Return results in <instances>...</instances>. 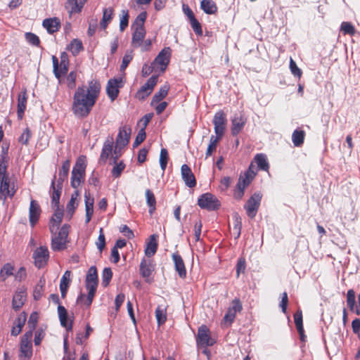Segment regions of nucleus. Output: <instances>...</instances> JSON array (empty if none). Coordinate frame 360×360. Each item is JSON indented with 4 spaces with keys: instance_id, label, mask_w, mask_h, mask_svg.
Masks as SVG:
<instances>
[{
    "instance_id": "f257e3e1",
    "label": "nucleus",
    "mask_w": 360,
    "mask_h": 360,
    "mask_svg": "<svg viewBox=\"0 0 360 360\" xmlns=\"http://www.w3.org/2000/svg\"><path fill=\"white\" fill-rule=\"evenodd\" d=\"M101 90V84L96 80L89 82L86 89L84 86H79L73 96L72 110L77 117H86L95 105Z\"/></svg>"
},
{
    "instance_id": "f03ea898",
    "label": "nucleus",
    "mask_w": 360,
    "mask_h": 360,
    "mask_svg": "<svg viewBox=\"0 0 360 360\" xmlns=\"http://www.w3.org/2000/svg\"><path fill=\"white\" fill-rule=\"evenodd\" d=\"M86 167L85 158L79 157L71 174V186L72 188H78L84 181Z\"/></svg>"
},
{
    "instance_id": "7ed1b4c3",
    "label": "nucleus",
    "mask_w": 360,
    "mask_h": 360,
    "mask_svg": "<svg viewBox=\"0 0 360 360\" xmlns=\"http://www.w3.org/2000/svg\"><path fill=\"white\" fill-rule=\"evenodd\" d=\"M70 226L64 224L57 236L52 238L51 240V248L54 251H61L66 248V243L68 242V237L69 234Z\"/></svg>"
},
{
    "instance_id": "20e7f679",
    "label": "nucleus",
    "mask_w": 360,
    "mask_h": 360,
    "mask_svg": "<svg viewBox=\"0 0 360 360\" xmlns=\"http://www.w3.org/2000/svg\"><path fill=\"white\" fill-rule=\"evenodd\" d=\"M131 133L130 127L124 125L120 128L115 141L114 155L120 153V150L125 147L129 142Z\"/></svg>"
},
{
    "instance_id": "39448f33",
    "label": "nucleus",
    "mask_w": 360,
    "mask_h": 360,
    "mask_svg": "<svg viewBox=\"0 0 360 360\" xmlns=\"http://www.w3.org/2000/svg\"><path fill=\"white\" fill-rule=\"evenodd\" d=\"M198 205L200 208L209 211L216 210L220 207V202L217 198L210 193L201 195L198 198Z\"/></svg>"
},
{
    "instance_id": "423d86ee",
    "label": "nucleus",
    "mask_w": 360,
    "mask_h": 360,
    "mask_svg": "<svg viewBox=\"0 0 360 360\" xmlns=\"http://www.w3.org/2000/svg\"><path fill=\"white\" fill-rule=\"evenodd\" d=\"M32 332H26L22 337L20 347V358L28 360L32 355Z\"/></svg>"
},
{
    "instance_id": "0eeeda50",
    "label": "nucleus",
    "mask_w": 360,
    "mask_h": 360,
    "mask_svg": "<svg viewBox=\"0 0 360 360\" xmlns=\"http://www.w3.org/2000/svg\"><path fill=\"white\" fill-rule=\"evenodd\" d=\"M262 197V195L260 193H255L244 205L246 213L250 218L253 219L256 216L261 203Z\"/></svg>"
},
{
    "instance_id": "6e6552de",
    "label": "nucleus",
    "mask_w": 360,
    "mask_h": 360,
    "mask_svg": "<svg viewBox=\"0 0 360 360\" xmlns=\"http://www.w3.org/2000/svg\"><path fill=\"white\" fill-rule=\"evenodd\" d=\"M171 53L172 50L169 47L164 48L153 60V66L161 72H164L169 63Z\"/></svg>"
},
{
    "instance_id": "1a4fd4ad",
    "label": "nucleus",
    "mask_w": 360,
    "mask_h": 360,
    "mask_svg": "<svg viewBox=\"0 0 360 360\" xmlns=\"http://www.w3.org/2000/svg\"><path fill=\"white\" fill-rule=\"evenodd\" d=\"M196 342L198 346L202 347L212 346L214 344L215 342L211 338L210 330L206 326L202 325L199 327L196 337Z\"/></svg>"
},
{
    "instance_id": "9d476101",
    "label": "nucleus",
    "mask_w": 360,
    "mask_h": 360,
    "mask_svg": "<svg viewBox=\"0 0 360 360\" xmlns=\"http://www.w3.org/2000/svg\"><path fill=\"white\" fill-rule=\"evenodd\" d=\"M212 122L214 126V132L216 134L215 136L221 139L224 135L226 124V118L224 112L221 110L217 112L214 116Z\"/></svg>"
},
{
    "instance_id": "9b49d317",
    "label": "nucleus",
    "mask_w": 360,
    "mask_h": 360,
    "mask_svg": "<svg viewBox=\"0 0 360 360\" xmlns=\"http://www.w3.org/2000/svg\"><path fill=\"white\" fill-rule=\"evenodd\" d=\"M243 309L242 303L239 299L236 298L232 301L231 306L228 308L224 317L226 323L231 325L235 320L236 314L240 312Z\"/></svg>"
},
{
    "instance_id": "f8f14e48",
    "label": "nucleus",
    "mask_w": 360,
    "mask_h": 360,
    "mask_svg": "<svg viewBox=\"0 0 360 360\" xmlns=\"http://www.w3.org/2000/svg\"><path fill=\"white\" fill-rule=\"evenodd\" d=\"M158 82V76L153 75L150 77L146 84L137 91L136 97L139 100H143L148 96Z\"/></svg>"
},
{
    "instance_id": "ddd939ff",
    "label": "nucleus",
    "mask_w": 360,
    "mask_h": 360,
    "mask_svg": "<svg viewBox=\"0 0 360 360\" xmlns=\"http://www.w3.org/2000/svg\"><path fill=\"white\" fill-rule=\"evenodd\" d=\"M122 86V78L110 79L107 84L106 92L111 101L117 98L120 89Z\"/></svg>"
},
{
    "instance_id": "4468645a",
    "label": "nucleus",
    "mask_w": 360,
    "mask_h": 360,
    "mask_svg": "<svg viewBox=\"0 0 360 360\" xmlns=\"http://www.w3.org/2000/svg\"><path fill=\"white\" fill-rule=\"evenodd\" d=\"M49 257V251L47 248L40 246L37 248L33 253V258L34 259L35 265L38 268H41L46 264Z\"/></svg>"
},
{
    "instance_id": "2eb2a0df",
    "label": "nucleus",
    "mask_w": 360,
    "mask_h": 360,
    "mask_svg": "<svg viewBox=\"0 0 360 360\" xmlns=\"http://www.w3.org/2000/svg\"><path fill=\"white\" fill-rule=\"evenodd\" d=\"M246 118L241 114H236L231 119V134L238 135L244 128L246 124Z\"/></svg>"
},
{
    "instance_id": "dca6fc26",
    "label": "nucleus",
    "mask_w": 360,
    "mask_h": 360,
    "mask_svg": "<svg viewBox=\"0 0 360 360\" xmlns=\"http://www.w3.org/2000/svg\"><path fill=\"white\" fill-rule=\"evenodd\" d=\"M181 174L185 184L189 188H193L196 185V180L191 168L186 164L181 168Z\"/></svg>"
},
{
    "instance_id": "f3484780",
    "label": "nucleus",
    "mask_w": 360,
    "mask_h": 360,
    "mask_svg": "<svg viewBox=\"0 0 360 360\" xmlns=\"http://www.w3.org/2000/svg\"><path fill=\"white\" fill-rule=\"evenodd\" d=\"M41 214V208L39 203L32 200L29 208V220L30 225L33 227L39 220Z\"/></svg>"
},
{
    "instance_id": "a211bd4d",
    "label": "nucleus",
    "mask_w": 360,
    "mask_h": 360,
    "mask_svg": "<svg viewBox=\"0 0 360 360\" xmlns=\"http://www.w3.org/2000/svg\"><path fill=\"white\" fill-rule=\"evenodd\" d=\"M153 271L154 267L151 261L143 258L140 263L139 271L141 276L146 279V282H150V276Z\"/></svg>"
},
{
    "instance_id": "6ab92c4d",
    "label": "nucleus",
    "mask_w": 360,
    "mask_h": 360,
    "mask_svg": "<svg viewBox=\"0 0 360 360\" xmlns=\"http://www.w3.org/2000/svg\"><path fill=\"white\" fill-rule=\"evenodd\" d=\"M0 193L4 197V200L7 197L12 198L15 193V190L13 186H10V179L8 176L0 178Z\"/></svg>"
},
{
    "instance_id": "aec40b11",
    "label": "nucleus",
    "mask_w": 360,
    "mask_h": 360,
    "mask_svg": "<svg viewBox=\"0 0 360 360\" xmlns=\"http://www.w3.org/2000/svg\"><path fill=\"white\" fill-rule=\"evenodd\" d=\"M26 300L25 289H18L14 294L12 301L13 308L17 311L19 310L25 303Z\"/></svg>"
},
{
    "instance_id": "412c9836",
    "label": "nucleus",
    "mask_w": 360,
    "mask_h": 360,
    "mask_svg": "<svg viewBox=\"0 0 360 360\" xmlns=\"http://www.w3.org/2000/svg\"><path fill=\"white\" fill-rule=\"evenodd\" d=\"M172 260L174 264L175 270L178 273L179 277L184 278L186 276V270L182 257L178 253L172 255Z\"/></svg>"
},
{
    "instance_id": "4be33fe9",
    "label": "nucleus",
    "mask_w": 360,
    "mask_h": 360,
    "mask_svg": "<svg viewBox=\"0 0 360 360\" xmlns=\"http://www.w3.org/2000/svg\"><path fill=\"white\" fill-rule=\"evenodd\" d=\"M146 36V30L144 27H135L132 34L131 44L134 48L141 46L142 41Z\"/></svg>"
},
{
    "instance_id": "5701e85b",
    "label": "nucleus",
    "mask_w": 360,
    "mask_h": 360,
    "mask_svg": "<svg viewBox=\"0 0 360 360\" xmlns=\"http://www.w3.org/2000/svg\"><path fill=\"white\" fill-rule=\"evenodd\" d=\"M63 210L60 209L59 207H56V210H55V212L51 219L49 225L50 231L52 233L58 229L59 225L63 219Z\"/></svg>"
},
{
    "instance_id": "b1692460",
    "label": "nucleus",
    "mask_w": 360,
    "mask_h": 360,
    "mask_svg": "<svg viewBox=\"0 0 360 360\" xmlns=\"http://www.w3.org/2000/svg\"><path fill=\"white\" fill-rule=\"evenodd\" d=\"M58 314L60 325L65 328L67 331H71L72 330V321H71L69 323H68V311L66 309L59 304L58 306Z\"/></svg>"
},
{
    "instance_id": "393cba45",
    "label": "nucleus",
    "mask_w": 360,
    "mask_h": 360,
    "mask_svg": "<svg viewBox=\"0 0 360 360\" xmlns=\"http://www.w3.org/2000/svg\"><path fill=\"white\" fill-rule=\"evenodd\" d=\"M27 91L25 89L22 92H21L18 95V117L19 120H22V117L24 115L25 110L26 109V105H27Z\"/></svg>"
},
{
    "instance_id": "a878e982",
    "label": "nucleus",
    "mask_w": 360,
    "mask_h": 360,
    "mask_svg": "<svg viewBox=\"0 0 360 360\" xmlns=\"http://www.w3.org/2000/svg\"><path fill=\"white\" fill-rule=\"evenodd\" d=\"M86 288L88 290L87 297H86L85 295H84V294H80V295L77 297V302L78 303H81L85 299L84 304L87 307H89L92 303L93 298L94 297L97 286L88 285V286H86Z\"/></svg>"
},
{
    "instance_id": "bb28decb",
    "label": "nucleus",
    "mask_w": 360,
    "mask_h": 360,
    "mask_svg": "<svg viewBox=\"0 0 360 360\" xmlns=\"http://www.w3.org/2000/svg\"><path fill=\"white\" fill-rule=\"evenodd\" d=\"M70 167V162L65 160L63 162L61 168L58 172V179L57 180L58 187L63 186V183L68 179Z\"/></svg>"
},
{
    "instance_id": "cd10ccee",
    "label": "nucleus",
    "mask_w": 360,
    "mask_h": 360,
    "mask_svg": "<svg viewBox=\"0 0 360 360\" xmlns=\"http://www.w3.org/2000/svg\"><path fill=\"white\" fill-rule=\"evenodd\" d=\"M42 25L50 34L57 32L60 28V22L56 18L45 19Z\"/></svg>"
},
{
    "instance_id": "c85d7f7f",
    "label": "nucleus",
    "mask_w": 360,
    "mask_h": 360,
    "mask_svg": "<svg viewBox=\"0 0 360 360\" xmlns=\"http://www.w3.org/2000/svg\"><path fill=\"white\" fill-rule=\"evenodd\" d=\"M254 162L257 164L259 169L266 172L269 170V164L268 162L267 156L265 154H257L254 158Z\"/></svg>"
},
{
    "instance_id": "c756f323",
    "label": "nucleus",
    "mask_w": 360,
    "mask_h": 360,
    "mask_svg": "<svg viewBox=\"0 0 360 360\" xmlns=\"http://www.w3.org/2000/svg\"><path fill=\"white\" fill-rule=\"evenodd\" d=\"M85 0H68L65 4V8L72 14L81 11L83 4Z\"/></svg>"
},
{
    "instance_id": "7c9ffc66",
    "label": "nucleus",
    "mask_w": 360,
    "mask_h": 360,
    "mask_svg": "<svg viewBox=\"0 0 360 360\" xmlns=\"http://www.w3.org/2000/svg\"><path fill=\"white\" fill-rule=\"evenodd\" d=\"M88 285H98V275L96 266H91L87 272L86 276V286Z\"/></svg>"
},
{
    "instance_id": "2f4dec72",
    "label": "nucleus",
    "mask_w": 360,
    "mask_h": 360,
    "mask_svg": "<svg viewBox=\"0 0 360 360\" xmlns=\"http://www.w3.org/2000/svg\"><path fill=\"white\" fill-rule=\"evenodd\" d=\"M62 186H59V187H58V186H57L56 187L54 179L51 182V189H52L51 205L53 207H58Z\"/></svg>"
},
{
    "instance_id": "473e14b6",
    "label": "nucleus",
    "mask_w": 360,
    "mask_h": 360,
    "mask_svg": "<svg viewBox=\"0 0 360 360\" xmlns=\"http://www.w3.org/2000/svg\"><path fill=\"white\" fill-rule=\"evenodd\" d=\"M169 87L167 84H165L160 87L159 91L155 94L151 101V105H154L156 103H160L163 98H165L167 94Z\"/></svg>"
},
{
    "instance_id": "72a5a7b5",
    "label": "nucleus",
    "mask_w": 360,
    "mask_h": 360,
    "mask_svg": "<svg viewBox=\"0 0 360 360\" xmlns=\"http://www.w3.org/2000/svg\"><path fill=\"white\" fill-rule=\"evenodd\" d=\"M113 147V140L112 138L110 139H107L103 146L102 152L101 154V160L103 161H106L109 156L112 154Z\"/></svg>"
},
{
    "instance_id": "f704fd0d",
    "label": "nucleus",
    "mask_w": 360,
    "mask_h": 360,
    "mask_svg": "<svg viewBox=\"0 0 360 360\" xmlns=\"http://www.w3.org/2000/svg\"><path fill=\"white\" fill-rule=\"evenodd\" d=\"M200 7L207 14H214L217 11V5L213 0H202Z\"/></svg>"
},
{
    "instance_id": "c9c22d12",
    "label": "nucleus",
    "mask_w": 360,
    "mask_h": 360,
    "mask_svg": "<svg viewBox=\"0 0 360 360\" xmlns=\"http://www.w3.org/2000/svg\"><path fill=\"white\" fill-rule=\"evenodd\" d=\"M113 16V8L111 7L105 8L103 11V18L100 22L101 28L105 29L110 22Z\"/></svg>"
},
{
    "instance_id": "e433bc0d",
    "label": "nucleus",
    "mask_w": 360,
    "mask_h": 360,
    "mask_svg": "<svg viewBox=\"0 0 360 360\" xmlns=\"http://www.w3.org/2000/svg\"><path fill=\"white\" fill-rule=\"evenodd\" d=\"M158 249V243L156 242V236L152 235L150 236V240L148 243L146 248L145 249V254L148 257L153 256Z\"/></svg>"
},
{
    "instance_id": "4c0bfd02",
    "label": "nucleus",
    "mask_w": 360,
    "mask_h": 360,
    "mask_svg": "<svg viewBox=\"0 0 360 360\" xmlns=\"http://www.w3.org/2000/svg\"><path fill=\"white\" fill-rule=\"evenodd\" d=\"M120 155V153H117V155H115L114 157V164L115 165L113 167L112 169V175L115 178H118L125 168V165L122 161L120 162L119 163L116 162L117 159Z\"/></svg>"
},
{
    "instance_id": "58836bf2",
    "label": "nucleus",
    "mask_w": 360,
    "mask_h": 360,
    "mask_svg": "<svg viewBox=\"0 0 360 360\" xmlns=\"http://www.w3.org/2000/svg\"><path fill=\"white\" fill-rule=\"evenodd\" d=\"M7 150L2 148V154L0 156V178L8 176L6 172L7 170Z\"/></svg>"
},
{
    "instance_id": "ea45409f",
    "label": "nucleus",
    "mask_w": 360,
    "mask_h": 360,
    "mask_svg": "<svg viewBox=\"0 0 360 360\" xmlns=\"http://www.w3.org/2000/svg\"><path fill=\"white\" fill-rule=\"evenodd\" d=\"M83 49L82 42L78 39H73L68 46V50H69L73 56L78 55Z\"/></svg>"
},
{
    "instance_id": "a19ab883",
    "label": "nucleus",
    "mask_w": 360,
    "mask_h": 360,
    "mask_svg": "<svg viewBox=\"0 0 360 360\" xmlns=\"http://www.w3.org/2000/svg\"><path fill=\"white\" fill-rule=\"evenodd\" d=\"M44 285L45 279L41 278L34 289L33 297L35 300H39L42 297L44 291Z\"/></svg>"
},
{
    "instance_id": "79ce46f5",
    "label": "nucleus",
    "mask_w": 360,
    "mask_h": 360,
    "mask_svg": "<svg viewBox=\"0 0 360 360\" xmlns=\"http://www.w3.org/2000/svg\"><path fill=\"white\" fill-rule=\"evenodd\" d=\"M146 203L149 207L150 214H153L155 210L156 200L153 193L150 190L146 191Z\"/></svg>"
},
{
    "instance_id": "37998d69",
    "label": "nucleus",
    "mask_w": 360,
    "mask_h": 360,
    "mask_svg": "<svg viewBox=\"0 0 360 360\" xmlns=\"http://www.w3.org/2000/svg\"><path fill=\"white\" fill-rule=\"evenodd\" d=\"M304 139V132L302 130H295L292 134V141L295 146H300Z\"/></svg>"
},
{
    "instance_id": "c03bdc74",
    "label": "nucleus",
    "mask_w": 360,
    "mask_h": 360,
    "mask_svg": "<svg viewBox=\"0 0 360 360\" xmlns=\"http://www.w3.org/2000/svg\"><path fill=\"white\" fill-rule=\"evenodd\" d=\"M155 317L159 326L163 324L167 320L166 308L158 306L155 309Z\"/></svg>"
},
{
    "instance_id": "a18cd8bd",
    "label": "nucleus",
    "mask_w": 360,
    "mask_h": 360,
    "mask_svg": "<svg viewBox=\"0 0 360 360\" xmlns=\"http://www.w3.org/2000/svg\"><path fill=\"white\" fill-rule=\"evenodd\" d=\"M85 211L86 213L94 214V200L91 197L90 193L86 191L84 193Z\"/></svg>"
},
{
    "instance_id": "49530a36",
    "label": "nucleus",
    "mask_w": 360,
    "mask_h": 360,
    "mask_svg": "<svg viewBox=\"0 0 360 360\" xmlns=\"http://www.w3.org/2000/svg\"><path fill=\"white\" fill-rule=\"evenodd\" d=\"M340 30L344 34H349L350 36H354L356 32L354 25L349 22H342Z\"/></svg>"
},
{
    "instance_id": "de8ad7c7",
    "label": "nucleus",
    "mask_w": 360,
    "mask_h": 360,
    "mask_svg": "<svg viewBox=\"0 0 360 360\" xmlns=\"http://www.w3.org/2000/svg\"><path fill=\"white\" fill-rule=\"evenodd\" d=\"M68 65L69 62L68 60V56L65 53H63L60 56V63L59 65V72L60 73V76L67 74L68 70Z\"/></svg>"
},
{
    "instance_id": "09e8293b",
    "label": "nucleus",
    "mask_w": 360,
    "mask_h": 360,
    "mask_svg": "<svg viewBox=\"0 0 360 360\" xmlns=\"http://www.w3.org/2000/svg\"><path fill=\"white\" fill-rule=\"evenodd\" d=\"M221 139L219 137H216L213 135L211 136L210 139V143L208 145L207 151L205 153L206 158L210 156L214 150H216L217 143Z\"/></svg>"
},
{
    "instance_id": "8fccbe9b",
    "label": "nucleus",
    "mask_w": 360,
    "mask_h": 360,
    "mask_svg": "<svg viewBox=\"0 0 360 360\" xmlns=\"http://www.w3.org/2000/svg\"><path fill=\"white\" fill-rule=\"evenodd\" d=\"M13 266L9 263L4 265L0 270V277H1L4 281L6 280L8 276L13 275Z\"/></svg>"
},
{
    "instance_id": "3c124183",
    "label": "nucleus",
    "mask_w": 360,
    "mask_h": 360,
    "mask_svg": "<svg viewBox=\"0 0 360 360\" xmlns=\"http://www.w3.org/2000/svg\"><path fill=\"white\" fill-rule=\"evenodd\" d=\"M242 228V220L238 214L233 215V231L236 234V238H238L240 235Z\"/></svg>"
},
{
    "instance_id": "603ef678",
    "label": "nucleus",
    "mask_w": 360,
    "mask_h": 360,
    "mask_svg": "<svg viewBox=\"0 0 360 360\" xmlns=\"http://www.w3.org/2000/svg\"><path fill=\"white\" fill-rule=\"evenodd\" d=\"M25 322V316L23 318L18 317L17 319V324L15 326H13L11 330V335L13 336H17L22 330V328Z\"/></svg>"
},
{
    "instance_id": "864d4df0",
    "label": "nucleus",
    "mask_w": 360,
    "mask_h": 360,
    "mask_svg": "<svg viewBox=\"0 0 360 360\" xmlns=\"http://www.w3.org/2000/svg\"><path fill=\"white\" fill-rule=\"evenodd\" d=\"M112 276V272L110 268H105L102 273V285L104 287L108 285Z\"/></svg>"
},
{
    "instance_id": "5fc2aeb1",
    "label": "nucleus",
    "mask_w": 360,
    "mask_h": 360,
    "mask_svg": "<svg viewBox=\"0 0 360 360\" xmlns=\"http://www.w3.org/2000/svg\"><path fill=\"white\" fill-rule=\"evenodd\" d=\"M355 303V292L350 289L347 292V304L351 311L354 309Z\"/></svg>"
},
{
    "instance_id": "6e6d98bb",
    "label": "nucleus",
    "mask_w": 360,
    "mask_h": 360,
    "mask_svg": "<svg viewBox=\"0 0 360 360\" xmlns=\"http://www.w3.org/2000/svg\"><path fill=\"white\" fill-rule=\"evenodd\" d=\"M168 152L166 148H162L160 154V165L162 170L164 172L166 169L168 161Z\"/></svg>"
},
{
    "instance_id": "4d7b16f0",
    "label": "nucleus",
    "mask_w": 360,
    "mask_h": 360,
    "mask_svg": "<svg viewBox=\"0 0 360 360\" xmlns=\"http://www.w3.org/2000/svg\"><path fill=\"white\" fill-rule=\"evenodd\" d=\"M77 73L75 71L70 72L66 78L67 86L70 89L75 88L76 85Z\"/></svg>"
},
{
    "instance_id": "13d9d810",
    "label": "nucleus",
    "mask_w": 360,
    "mask_h": 360,
    "mask_svg": "<svg viewBox=\"0 0 360 360\" xmlns=\"http://www.w3.org/2000/svg\"><path fill=\"white\" fill-rule=\"evenodd\" d=\"M129 22V12L127 10L122 11V17L120 18V30L124 31L128 26Z\"/></svg>"
},
{
    "instance_id": "bf43d9fd",
    "label": "nucleus",
    "mask_w": 360,
    "mask_h": 360,
    "mask_svg": "<svg viewBox=\"0 0 360 360\" xmlns=\"http://www.w3.org/2000/svg\"><path fill=\"white\" fill-rule=\"evenodd\" d=\"M25 39L27 41L33 46H38L40 43L39 38L38 36H37L35 34L32 32H26L25 34Z\"/></svg>"
},
{
    "instance_id": "052dcab7",
    "label": "nucleus",
    "mask_w": 360,
    "mask_h": 360,
    "mask_svg": "<svg viewBox=\"0 0 360 360\" xmlns=\"http://www.w3.org/2000/svg\"><path fill=\"white\" fill-rule=\"evenodd\" d=\"M294 320H295V323L297 332H301V330H302V328H303L302 311L298 310L294 314Z\"/></svg>"
},
{
    "instance_id": "680f3d73",
    "label": "nucleus",
    "mask_w": 360,
    "mask_h": 360,
    "mask_svg": "<svg viewBox=\"0 0 360 360\" xmlns=\"http://www.w3.org/2000/svg\"><path fill=\"white\" fill-rule=\"evenodd\" d=\"M133 58L132 51H127L122 58L120 70L124 71Z\"/></svg>"
},
{
    "instance_id": "e2e57ef3",
    "label": "nucleus",
    "mask_w": 360,
    "mask_h": 360,
    "mask_svg": "<svg viewBox=\"0 0 360 360\" xmlns=\"http://www.w3.org/2000/svg\"><path fill=\"white\" fill-rule=\"evenodd\" d=\"M191 25L193 30V31L195 32L198 35H202V31L201 28V25L200 22L198 21V20L194 17L189 19Z\"/></svg>"
},
{
    "instance_id": "0e129e2a",
    "label": "nucleus",
    "mask_w": 360,
    "mask_h": 360,
    "mask_svg": "<svg viewBox=\"0 0 360 360\" xmlns=\"http://www.w3.org/2000/svg\"><path fill=\"white\" fill-rule=\"evenodd\" d=\"M146 134L143 128H141L136 135L135 141L133 143V147L136 148L139 146L146 139Z\"/></svg>"
},
{
    "instance_id": "69168bd1",
    "label": "nucleus",
    "mask_w": 360,
    "mask_h": 360,
    "mask_svg": "<svg viewBox=\"0 0 360 360\" xmlns=\"http://www.w3.org/2000/svg\"><path fill=\"white\" fill-rule=\"evenodd\" d=\"M97 248L101 252L105 246V235L103 233V229L101 228L99 231V236L98 240L96 241Z\"/></svg>"
},
{
    "instance_id": "338daca9",
    "label": "nucleus",
    "mask_w": 360,
    "mask_h": 360,
    "mask_svg": "<svg viewBox=\"0 0 360 360\" xmlns=\"http://www.w3.org/2000/svg\"><path fill=\"white\" fill-rule=\"evenodd\" d=\"M290 69L291 71V73L295 76L300 78L302 76V70L297 67L296 63L292 60V58H290Z\"/></svg>"
},
{
    "instance_id": "774afa93",
    "label": "nucleus",
    "mask_w": 360,
    "mask_h": 360,
    "mask_svg": "<svg viewBox=\"0 0 360 360\" xmlns=\"http://www.w3.org/2000/svg\"><path fill=\"white\" fill-rule=\"evenodd\" d=\"M31 137V133L28 128H26L22 134L20 135V136L18 139V141L23 144L27 145L29 142V140Z\"/></svg>"
}]
</instances>
